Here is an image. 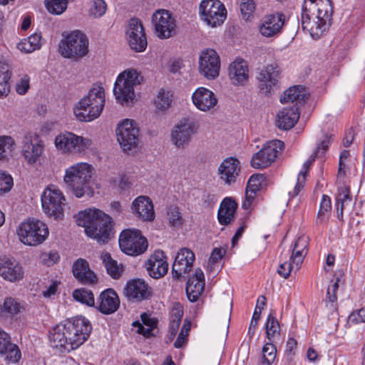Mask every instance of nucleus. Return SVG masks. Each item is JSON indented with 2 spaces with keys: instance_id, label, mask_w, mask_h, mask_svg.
Segmentation results:
<instances>
[{
  "instance_id": "nucleus-18",
  "label": "nucleus",
  "mask_w": 365,
  "mask_h": 365,
  "mask_svg": "<svg viewBox=\"0 0 365 365\" xmlns=\"http://www.w3.org/2000/svg\"><path fill=\"white\" fill-rule=\"evenodd\" d=\"M198 63L199 72L205 78L213 80L219 76L220 59L214 49H203L199 55Z\"/></svg>"
},
{
  "instance_id": "nucleus-15",
  "label": "nucleus",
  "mask_w": 365,
  "mask_h": 365,
  "mask_svg": "<svg viewBox=\"0 0 365 365\" xmlns=\"http://www.w3.org/2000/svg\"><path fill=\"white\" fill-rule=\"evenodd\" d=\"M199 10L202 18L212 27L221 25L227 17L226 8L219 0H202Z\"/></svg>"
},
{
  "instance_id": "nucleus-45",
  "label": "nucleus",
  "mask_w": 365,
  "mask_h": 365,
  "mask_svg": "<svg viewBox=\"0 0 365 365\" xmlns=\"http://www.w3.org/2000/svg\"><path fill=\"white\" fill-rule=\"evenodd\" d=\"M11 74L8 66L0 63V98L6 97L10 92L9 80Z\"/></svg>"
},
{
  "instance_id": "nucleus-58",
  "label": "nucleus",
  "mask_w": 365,
  "mask_h": 365,
  "mask_svg": "<svg viewBox=\"0 0 365 365\" xmlns=\"http://www.w3.org/2000/svg\"><path fill=\"white\" fill-rule=\"evenodd\" d=\"M240 9L243 18L248 19L255 10L254 0H241Z\"/></svg>"
},
{
  "instance_id": "nucleus-52",
  "label": "nucleus",
  "mask_w": 365,
  "mask_h": 365,
  "mask_svg": "<svg viewBox=\"0 0 365 365\" xmlns=\"http://www.w3.org/2000/svg\"><path fill=\"white\" fill-rule=\"evenodd\" d=\"M266 304V298L264 296H259L257 300V304L252 315V318L249 327V333L254 334L257 322L259 319L262 310Z\"/></svg>"
},
{
  "instance_id": "nucleus-11",
  "label": "nucleus",
  "mask_w": 365,
  "mask_h": 365,
  "mask_svg": "<svg viewBox=\"0 0 365 365\" xmlns=\"http://www.w3.org/2000/svg\"><path fill=\"white\" fill-rule=\"evenodd\" d=\"M59 51L65 58H82L88 51V39L80 31H73L61 40Z\"/></svg>"
},
{
  "instance_id": "nucleus-2",
  "label": "nucleus",
  "mask_w": 365,
  "mask_h": 365,
  "mask_svg": "<svg viewBox=\"0 0 365 365\" xmlns=\"http://www.w3.org/2000/svg\"><path fill=\"white\" fill-rule=\"evenodd\" d=\"M76 222L83 227L86 235L98 243L105 244L110 238L112 220L109 215L98 209H86L77 215Z\"/></svg>"
},
{
  "instance_id": "nucleus-37",
  "label": "nucleus",
  "mask_w": 365,
  "mask_h": 365,
  "mask_svg": "<svg viewBox=\"0 0 365 365\" xmlns=\"http://www.w3.org/2000/svg\"><path fill=\"white\" fill-rule=\"evenodd\" d=\"M182 316L183 309L182 305L180 303H174L170 312L169 333L170 339L175 336Z\"/></svg>"
},
{
  "instance_id": "nucleus-41",
  "label": "nucleus",
  "mask_w": 365,
  "mask_h": 365,
  "mask_svg": "<svg viewBox=\"0 0 365 365\" xmlns=\"http://www.w3.org/2000/svg\"><path fill=\"white\" fill-rule=\"evenodd\" d=\"M101 258L106 269L107 273L113 279L120 277L122 272V267L117 262L111 258L109 253H102Z\"/></svg>"
},
{
  "instance_id": "nucleus-33",
  "label": "nucleus",
  "mask_w": 365,
  "mask_h": 365,
  "mask_svg": "<svg viewBox=\"0 0 365 365\" xmlns=\"http://www.w3.org/2000/svg\"><path fill=\"white\" fill-rule=\"evenodd\" d=\"M299 115L298 107H284L277 115V125L281 129L289 130L297 123Z\"/></svg>"
},
{
  "instance_id": "nucleus-54",
  "label": "nucleus",
  "mask_w": 365,
  "mask_h": 365,
  "mask_svg": "<svg viewBox=\"0 0 365 365\" xmlns=\"http://www.w3.org/2000/svg\"><path fill=\"white\" fill-rule=\"evenodd\" d=\"M167 215L169 224L173 227L180 226L183 222L180 208L175 205H171L168 208Z\"/></svg>"
},
{
  "instance_id": "nucleus-36",
  "label": "nucleus",
  "mask_w": 365,
  "mask_h": 365,
  "mask_svg": "<svg viewBox=\"0 0 365 365\" xmlns=\"http://www.w3.org/2000/svg\"><path fill=\"white\" fill-rule=\"evenodd\" d=\"M308 237L301 236L295 241L292 247V253L290 256V260L296 267V269H299L305 256L307 254Z\"/></svg>"
},
{
  "instance_id": "nucleus-24",
  "label": "nucleus",
  "mask_w": 365,
  "mask_h": 365,
  "mask_svg": "<svg viewBox=\"0 0 365 365\" xmlns=\"http://www.w3.org/2000/svg\"><path fill=\"white\" fill-rule=\"evenodd\" d=\"M192 101L198 110L202 112H208L215 110L218 99L216 95L210 89L199 87L192 94Z\"/></svg>"
},
{
  "instance_id": "nucleus-51",
  "label": "nucleus",
  "mask_w": 365,
  "mask_h": 365,
  "mask_svg": "<svg viewBox=\"0 0 365 365\" xmlns=\"http://www.w3.org/2000/svg\"><path fill=\"white\" fill-rule=\"evenodd\" d=\"M265 328L267 338L269 341H273L275 336L279 334L280 327L277 319L271 314L267 316Z\"/></svg>"
},
{
  "instance_id": "nucleus-6",
  "label": "nucleus",
  "mask_w": 365,
  "mask_h": 365,
  "mask_svg": "<svg viewBox=\"0 0 365 365\" xmlns=\"http://www.w3.org/2000/svg\"><path fill=\"white\" fill-rule=\"evenodd\" d=\"M118 143L123 153L135 155L140 150V135L137 123L134 120L124 119L116 128Z\"/></svg>"
},
{
  "instance_id": "nucleus-12",
  "label": "nucleus",
  "mask_w": 365,
  "mask_h": 365,
  "mask_svg": "<svg viewBox=\"0 0 365 365\" xmlns=\"http://www.w3.org/2000/svg\"><path fill=\"white\" fill-rule=\"evenodd\" d=\"M119 246L125 254L137 256L143 254L148 248V241L141 232L135 229H127L119 236Z\"/></svg>"
},
{
  "instance_id": "nucleus-28",
  "label": "nucleus",
  "mask_w": 365,
  "mask_h": 365,
  "mask_svg": "<svg viewBox=\"0 0 365 365\" xmlns=\"http://www.w3.org/2000/svg\"><path fill=\"white\" fill-rule=\"evenodd\" d=\"M124 294L130 301L140 302L150 296V288L140 279H135L127 282Z\"/></svg>"
},
{
  "instance_id": "nucleus-55",
  "label": "nucleus",
  "mask_w": 365,
  "mask_h": 365,
  "mask_svg": "<svg viewBox=\"0 0 365 365\" xmlns=\"http://www.w3.org/2000/svg\"><path fill=\"white\" fill-rule=\"evenodd\" d=\"M0 354L5 355L6 359L13 363L18 362L21 359V351L18 346L11 342L6 346V350L0 351Z\"/></svg>"
},
{
  "instance_id": "nucleus-5",
  "label": "nucleus",
  "mask_w": 365,
  "mask_h": 365,
  "mask_svg": "<svg viewBox=\"0 0 365 365\" xmlns=\"http://www.w3.org/2000/svg\"><path fill=\"white\" fill-rule=\"evenodd\" d=\"M143 81L142 73L135 68H127L119 73L113 87L116 101L122 106L133 103L135 99V88Z\"/></svg>"
},
{
  "instance_id": "nucleus-50",
  "label": "nucleus",
  "mask_w": 365,
  "mask_h": 365,
  "mask_svg": "<svg viewBox=\"0 0 365 365\" xmlns=\"http://www.w3.org/2000/svg\"><path fill=\"white\" fill-rule=\"evenodd\" d=\"M262 365H271L275 360L277 349L272 341L265 343L262 348Z\"/></svg>"
},
{
  "instance_id": "nucleus-61",
  "label": "nucleus",
  "mask_w": 365,
  "mask_h": 365,
  "mask_svg": "<svg viewBox=\"0 0 365 365\" xmlns=\"http://www.w3.org/2000/svg\"><path fill=\"white\" fill-rule=\"evenodd\" d=\"M294 268L296 269L295 265L289 259V261H284L280 263L277 269V273L281 277L287 279L290 275L292 270Z\"/></svg>"
},
{
  "instance_id": "nucleus-57",
  "label": "nucleus",
  "mask_w": 365,
  "mask_h": 365,
  "mask_svg": "<svg viewBox=\"0 0 365 365\" xmlns=\"http://www.w3.org/2000/svg\"><path fill=\"white\" fill-rule=\"evenodd\" d=\"M13 184L12 177L6 172L0 170V195L9 192Z\"/></svg>"
},
{
  "instance_id": "nucleus-23",
  "label": "nucleus",
  "mask_w": 365,
  "mask_h": 365,
  "mask_svg": "<svg viewBox=\"0 0 365 365\" xmlns=\"http://www.w3.org/2000/svg\"><path fill=\"white\" fill-rule=\"evenodd\" d=\"M0 277L11 283L18 282L24 279V269L16 259L0 258Z\"/></svg>"
},
{
  "instance_id": "nucleus-7",
  "label": "nucleus",
  "mask_w": 365,
  "mask_h": 365,
  "mask_svg": "<svg viewBox=\"0 0 365 365\" xmlns=\"http://www.w3.org/2000/svg\"><path fill=\"white\" fill-rule=\"evenodd\" d=\"M41 205L47 217L57 221L64 218L66 198L56 186L50 185L44 189L41 195Z\"/></svg>"
},
{
  "instance_id": "nucleus-22",
  "label": "nucleus",
  "mask_w": 365,
  "mask_h": 365,
  "mask_svg": "<svg viewBox=\"0 0 365 365\" xmlns=\"http://www.w3.org/2000/svg\"><path fill=\"white\" fill-rule=\"evenodd\" d=\"M240 170V161L236 158L230 157L220 164L217 175L223 184L231 185L237 181Z\"/></svg>"
},
{
  "instance_id": "nucleus-56",
  "label": "nucleus",
  "mask_w": 365,
  "mask_h": 365,
  "mask_svg": "<svg viewBox=\"0 0 365 365\" xmlns=\"http://www.w3.org/2000/svg\"><path fill=\"white\" fill-rule=\"evenodd\" d=\"M262 175H252L247 182L246 191L256 194L257 191L259 190L262 186Z\"/></svg>"
},
{
  "instance_id": "nucleus-3",
  "label": "nucleus",
  "mask_w": 365,
  "mask_h": 365,
  "mask_svg": "<svg viewBox=\"0 0 365 365\" xmlns=\"http://www.w3.org/2000/svg\"><path fill=\"white\" fill-rule=\"evenodd\" d=\"M93 170V166L89 163H75L65 170L63 182L76 197L92 196L93 190L91 182Z\"/></svg>"
},
{
  "instance_id": "nucleus-59",
  "label": "nucleus",
  "mask_w": 365,
  "mask_h": 365,
  "mask_svg": "<svg viewBox=\"0 0 365 365\" xmlns=\"http://www.w3.org/2000/svg\"><path fill=\"white\" fill-rule=\"evenodd\" d=\"M190 324H186L185 323L183 324L181 330L178 336L177 339L174 343V346L175 348L180 349L182 348L187 340L188 333L190 331Z\"/></svg>"
},
{
  "instance_id": "nucleus-38",
  "label": "nucleus",
  "mask_w": 365,
  "mask_h": 365,
  "mask_svg": "<svg viewBox=\"0 0 365 365\" xmlns=\"http://www.w3.org/2000/svg\"><path fill=\"white\" fill-rule=\"evenodd\" d=\"M173 101V91L160 88L154 99L153 103L158 112H165L170 108Z\"/></svg>"
},
{
  "instance_id": "nucleus-20",
  "label": "nucleus",
  "mask_w": 365,
  "mask_h": 365,
  "mask_svg": "<svg viewBox=\"0 0 365 365\" xmlns=\"http://www.w3.org/2000/svg\"><path fill=\"white\" fill-rule=\"evenodd\" d=\"M195 259L194 252L186 247L181 248L176 254L172 267L174 278L179 279L184 274L189 273Z\"/></svg>"
},
{
  "instance_id": "nucleus-26",
  "label": "nucleus",
  "mask_w": 365,
  "mask_h": 365,
  "mask_svg": "<svg viewBox=\"0 0 365 365\" xmlns=\"http://www.w3.org/2000/svg\"><path fill=\"white\" fill-rule=\"evenodd\" d=\"M131 212L143 222H151L155 218L153 204L150 197L140 195L136 197L131 204Z\"/></svg>"
},
{
  "instance_id": "nucleus-4",
  "label": "nucleus",
  "mask_w": 365,
  "mask_h": 365,
  "mask_svg": "<svg viewBox=\"0 0 365 365\" xmlns=\"http://www.w3.org/2000/svg\"><path fill=\"white\" fill-rule=\"evenodd\" d=\"M105 102L103 87L101 84L95 83L89 89L87 95L81 98L75 105L74 115L80 121H92L101 115Z\"/></svg>"
},
{
  "instance_id": "nucleus-17",
  "label": "nucleus",
  "mask_w": 365,
  "mask_h": 365,
  "mask_svg": "<svg viewBox=\"0 0 365 365\" xmlns=\"http://www.w3.org/2000/svg\"><path fill=\"white\" fill-rule=\"evenodd\" d=\"M43 152V142L37 134L28 133L24 136L21 154L27 164H36L40 160Z\"/></svg>"
},
{
  "instance_id": "nucleus-48",
  "label": "nucleus",
  "mask_w": 365,
  "mask_h": 365,
  "mask_svg": "<svg viewBox=\"0 0 365 365\" xmlns=\"http://www.w3.org/2000/svg\"><path fill=\"white\" fill-rule=\"evenodd\" d=\"M331 207V202L330 197L328 195H324L322 197L319 210L317 214V223H322L329 219Z\"/></svg>"
},
{
  "instance_id": "nucleus-29",
  "label": "nucleus",
  "mask_w": 365,
  "mask_h": 365,
  "mask_svg": "<svg viewBox=\"0 0 365 365\" xmlns=\"http://www.w3.org/2000/svg\"><path fill=\"white\" fill-rule=\"evenodd\" d=\"M228 76L235 86H244L249 79V67L247 61L237 58L228 67Z\"/></svg>"
},
{
  "instance_id": "nucleus-25",
  "label": "nucleus",
  "mask_w": 365,
  "mask_h": 365,
  "mask_svg": "<svg viewBox=\"0 0 365 365\" xmlns=\"http://www.w3.org/2000/svg\"><path fill=\"white\" fill-rule=\"evenodd\" d=\"M50 345L60 351H70L72 346L68 341L66 320L56 325L49 331Z\"/></svg>"
},
{
  "instance_id": "nucleus-27",
  "label": "nucleus",
  "mask_w": 365,
  "mask_h": 365,
  "mask_svg": "<svg viewBox=\"0 0 365 365\" xmlns=\"http://www.w3.org/2000/svg\"><path fill=\"white\" fill-rule=\"evenodd\" d=\"M145 267L151 277L159 279L163 277L168 270V263L165 253L161 250L154 252L145 263Z\"/></svg>"
},
{
  "instance_id": "nucleus-30",
  "label": "nucleus",
  "mask_w": 365,
  "mask_h": 365,
  "mask_svg": "<svg viewBox=\"0 0 365 365\" xmlns=\"http://www.w3.org/2000/svg\"><path fill=\"white\" fill-rule=\"evenodd\" d=\"M205 289V276L202 269H196L186 284V293L190 302H196Z\"/></svg>"
},
{
  "instance_id": "nucleus-34",
  "label": "nucleus",
  "mask_w": 365,
  "mask_h": 365,
  "mask_svg": "<svg viewBox=\"0 0 365 365\" xmlns=\"http://www.w3.org/2000/svg\"><path fill=\"white\" fill-rule=\"evenodd\" d=\"M308 98L306 90L301 86H294L287 89L280 98L282 103H292V106L298 107Z\"/></svg>"
},
{
  "instance_id": "nucleus-32",
  "label": "nucleus",
  "mask_w": 365,
  "mask_h": 365,
  "mask_svg": "<svg viewBox=\"0 0 365 365\" xmlns=\"http://www.w3.org/2000/svg\"><path fill=\"white\" fill-rule=\"evenodd\" d=\"M120 305L116 292L112 289L103 291L98 298V309L103 314H110L115 312Z\"/></svg>"
},
{
  "instance_id": "nucleus-19",
  "label": "nucleus",
  "mask_w": 365,
  "mask_h": 365,
  "mask_svg": "<svg viewBox=\"0 0 365 365\" xmlns=\"http://www.w3.org/2000/svg\"><path fill=\"white\" fill-rule=\"evenodd\" d=\"M285 24V16L282 13H274L264 16L259 25V32L266 38H274L282 31Z\"/></svg>"
},
{
  "instance_id": "nucleus-8",
  "label": "nucleus",
  "mask_w": 365,
  "mask_h": 365,
  "mask_svg": "<svg viewBox=\"0 0 365 365\" xmlns=\"http://www.w3.org/2000/svg\"><path fill=\"white\" fill-rule=\"evenodd\" d=\"M16 232L19 240L29 246L42 244L49 235L47 225L41 220L35 219L21 222Z\"/></svg>"
},
{
  "instance_id": "nucleus-44",
  "label": "nucleus",
  "mask_w": 365,
  "mask_h": 365,
  "mask_svg": "<svg viewBox=\"0 0 365 365\" xmlns=\"http://www.w3.org/2000/svg\"><path fill=\"white\" fill-rule=\"evenodd\" d=\"M21 309V305L16 299L6 298L4 304L0 305V317L14 316L19 314Z\"/></svg>"
},
{
  "instance_id": "nucleus-21",
  "label": "nucleus",
  "mask_w": 365,
  "mask_h": 365,
  "mask_svg": "<svg viewBox=\"0 0 365 365\" xmlns=\"http://www.w3.org/2000/svg\"><path fill=\"white\" fill-rule=\"evenodd\" d=\"M279 73V66L275 63L267 65L259 71L257 79L262 93H271L278 83Z\"/></svg>"
},
{
  "instance_id": "nucleus-62",
  "label": "nucleus",
  "mask_w": 365,
  "mask_h": 365,
  "mask_svg": "<svg viewBox=\"0 0 365 365\" xmlns=\"http://www.w3.org/2000/svg\"><path fill=\"white\" fill-rule=\"evenodd\" d=\"M349 322L351 324H359L365 322V307L360 309L354 311L348 319Z\"/></svg>"
},
{
  "instance_id": "nucleus-43",
  "label": "nucleus",
  "mask_w": 365,
  "mask_h": 365,
  "mask_svg": "<svg viewBox=\"0 0 365 365\" xmlns=\"http://www.w3.org/2000/svg\"><path fill=\"white\" fill-rule=\"evenodd\" d=\"M16 148L14 139L9 135L0 136V161L8 159Z\"/></svg>"
},
{
  "instance_id": "nucleus-60",
  "label": "nucleus",
  "mask_w": 365,
  "mask_h": 365,
  "mask_svg": "<svg viewBox=\"0 0 365 365\" xmlns=\"http://www.w3.org/2000/svg\"><path fill=\"white\" fill-rule=\"evenodd\" d=\"M30 87V78L25 74L17 81L16 83V91L19 95H24Z\"/></svg>"
},
{
  "instance_id": "nucleus-13",
  "label": "nucleus",
  "mask_w": 365,
  "mask_h": 365,
  "mask_svg": "<svg viewBox=\"0 0 365 365\" xmlns=\"http://www.w3.org/2000/svg\"><path fill=\"white\" fill-rule=\"evenodd\" d=\"M68 341L72 350L82 345L90 336L92 327L89 321L83 317H76L66 320Z\"/></svg>"
},
{
  "instance_id": "nucleus-31",
  "label": "nucleus",
  "mask_w": 365,
  "mask_h": 365,
  "mask_svg": "<svg viewBox=\"0 0 365 365\" xmlns=\"http://www.w3.org/2000/svg\"><path fill=\"white\" fill-rule=\"evenodd\" d=\"M72 271L73 276L82 284H93L97 282L96 275L84 259H78L73 264Z\"/></svg>"
},
{
  "instance_id": "nucleus-63",
  "label": "nucleus",
  "mask_w": 365,
  "mask_h": 365,
  "mask_svg": "<svg viewBox=\"0 0 365 365\" xmlns=\"http://www.w3.org/2000/svg\"><path fill=\"white\" fill-rule=\"evenodd\" d=\"M331 142V135H325L324 138L321 140L320 143L317 145L315 149L314 154L317 156L322 155L329 148Z\"/></svg>"
},
{
  "instance_id": "nucleus-9",
  "label": "nucleus",
  "mask_w": 365,
  "mask_h": 365,
  "mask_svg": "<svg viewBox=\"0 0 365 365\" xmlns=\"http://www.w3.org/2000/svg\"><path fill=\"white\" fill-rule=\"evenodd\" d=\"M54 145L62 154H81L90 148L91 140L71 132H64L56 136Z\"/></svg>"
},
{
  "instance_id": "nucleus-42",
  "label": "nucleus",
  "mask_w": 365,
  "mask_h": 365,
  "mask_svg": "<svg viewBox=\"0 0 365 365\" xmlns=\"http://www.w3.org/2000/svg\"><path fill=\"white\" fill-rule=\"evenodd\" d=\"M128 41L131 49L136 52H142L147 47L145 34H135L133 31H127Z\"/></svg>"
},
{
  "instance_id": "nucleus-64",
  "label": "nucleus",
  "mask_w": 365,
  "mask_h": 365,
  "mask_svg": "<svg viewBox=\"0 0 365 365\" xmlns=\"http://www.w3.org/2000/svg\"><path fill=\"white\" fill-rule=\"evenodd\" d=\"M41 258L47 266H51L58 261L60 257L57 252L51 251L49 253L42 254Z\"/></svg>"
},
{
  "instance_id": "nucleus-35",
  "label": "nucleus",
  "mask_w": 365,
  "mask_h": 365,
  "mask_svg": "<svg viewBox=\"0 0 365 365\" xmlns=\"http://www.w3.org/2000/svg\"><path fill=\"white\" fill-rule=\"evenodd\" d=\"M237 207V202L231 197H225L220 203L217 218L221 225H227L235 218V214Z\"/></svg>"
},
{
  "instance_id": "nucleus-39",
  "label": "nucleus",
  "mask_w": 365,
  "mask_h": 365,
  "mask_svg": "<svg viewBox=\"0 0 365 365\" xmlns=\"http://www.w3.org/2000/svg\"><path fill=\"white\" fill-rule=\"evenodd\" d=\"M41 35L40 33H34L28 38L22 39L17 44V48L25 53H30L41 47Z\"/></svg>"
},
{
  "instance_id": "nucleus-40",
  "label": "nucleus",
  "mask_w": 365,
  "mask_h": 365,
  "mask_svg": "<svg viewBox=\"0 0 365 365\" xmlns=\"http://www.w3.org/2000/svg\"><path fill=\"white\" fill-rule=\"evenodd\" d=\"M317 157V156L315 154L312 155L309 159L304 163L302 170L299 173L297 183L293 190L289 192V195L291 197L297 196L300 192L301 189L304 187V184L306 180L307 173Z\"/></svg>"
},
{
  "instance_id": "nucleus-14",
  "label": "nucleus",
  "mask_w": 365,
  "mask_h": 365,
  "mask_svg": "<svg viewBox=\"0 0 365 365\" xmlns=\"http://www.w3.org/2000/svg\"><path fill=\"white\" fill-rule=\"evenodd\" d=\"M283 148L284 143L282 140L268 141L261 150L253 155L251 159L252 167L257 169L269 167L276 160Z\"/></svg>"
},
{
  "instance_id": "nucleus-53",
  "label": "nucleus",
  "mask_w": 365,
  "mask_h": 365,
  "mask_svg": "<svg viewBox=\"0 0 365 365\" xmlns=\"http://www.w3.org/2000/svg\"><path fill=\"white\" fill-rule=\"evenodd\" d=\"M68 0H46L45 4L49 13L55 15L63 14L67 9Z\"/></svg>"
},
{
  "instance_id": "nucleus-49",
  "label": "nucleus",
  "mask_w": 365,
  "mask_h": 365,
  "mask_svg": "<svg viewBox=\"0 0 365 365\" xmlns=\"http://www.w3.org/2000/svg\"><path fill=\"white\" fill-rule=\"evenodd\" d=\"M107 11V4L104 0H93L88 9V16L93 19L103 16Z\"/></svg>"
},
{
  "instance_id": "nucleus-1",
  "label": "nucleus",
  "mask_w": 365,
  "mask_h": 365,
  "mask_svg": "<svg viewBox=\"0 0 365 365\" xmlns=\"http://www.w3.org/2000/svg\"><path fill=\"white\" fill-rule=\"evenodd\" d=\"M332 13L331 0H304L301 15L303 30L318 39L331 25Z\"/></svg>"
},
{
  "instance_id": "nucleus-46",
  "label": "nucleus",
  "mask_w": 365,
  "mask_h": 365,
  "mask_svg": "<svg viewBox=\"0 0 365 365\" xmlns=\"http://www.w3.org/2000/svg\"><path fill=\"white\" fill-rule=\"evenodd\" d=\"M74 299L81 304L93 307L95 304V299L93 293L86 289H77L73 292Z\"/></svg>"
},
{
  "instance_id": "nucleus-16",
  "label": "nucleus",
  "mask_w": 365,
  "mask_h": 365,
  "mask_svg": "<svg viewBox=\"0 0 365 365\" xmlns=\"http://www.w3.org/2000/svg\"><path fill=\"white\" fill-rule=\"evenodd\" d=\"M155 35L160 39H167L175 34L176 21L172 14L165 9L156 11L152 16Z\"/></svg>"
},
{
  "instance_id": "nucleus-47",
  "label": "nucleus",
  "mask_w": 365,
  "mask_h": 365,
  "mask_svg": "<svg viewBox=\"0 0 365 365\" xmlns=\"http://www.w3.org/2000/svg\"><path fill=\"white\" fill-rule=\"evenodd\" d=\"M339 279H337L336 281H331V284L328 286L327 291V297L325 299L326 306L329 307L331 311H334L336 309V301L337 296L336 292L339 289Z\"/></svg>"
},
{
  "instance_id": "nucleus-10",
  "label": "nucleus",
  "mask_w": 365,
  "mask_h": 365,
  "mask_svg": "<svg viewBox=\"0 0 365 365\" xmlns=\"http://www.w3.org/2000/svg\"><path fill=\"white\" fill-rule=\"evenodd\" d=\"M200 124L193 118H184L175 124L170 132V141L178 149H185L197 133Z\"/></svg>"
}]
</instances>
